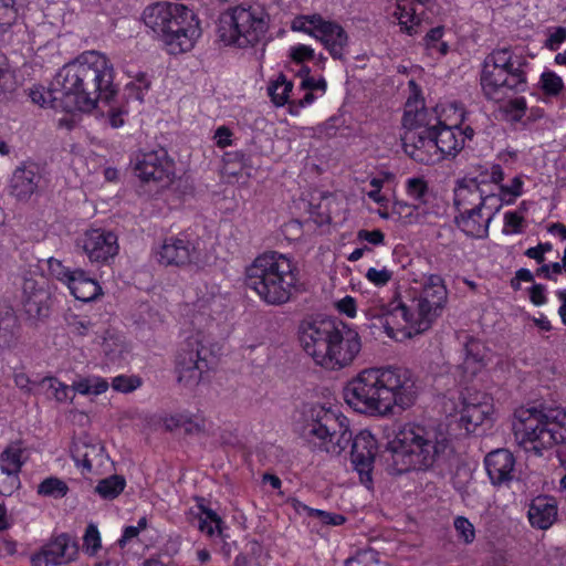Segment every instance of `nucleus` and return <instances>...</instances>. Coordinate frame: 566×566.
Returning a JSON list of instances; mask_svg holds the SVG:
<instances>
[{"label":"nucleus","mask_w":566,"mask_h":566,"mask_svg":"<svg viewBox=\"0 0 566 566\" xmlns=\"http://www.w3.org/2000/svg\"><path fill=\"white\" fill-rule=\"evenodd\" d=\"M491 197H484L479 185L471 180L469 184H459L454 189V207L459 213L485 208V201Z\"/></svg>","instance_id":"bb28decb"},{"label":"nucleus","mask_w":566,"mask_h":566,"mask_svg":"<svg viewBox=\"0 0 566 566\" xmlns=\"http://www.w3.org/2000/svg\"><path fill=\"white\" fill-rule=\"evenodd\" d=\"M114 66L98 51H86L65 64L55 76L69 111L92 112L99 99L109 101L117 92Z\"/></svg>","instance_id":"20e7f679"},{"label":"nucleus","mask_w":566,"mask_h":566,"mask_svg":"<svg viewBox=\"0 0 566 566\" xmlns=\"http://www.w3.org/2000/svg\"><path fill=\"white\" fill-rule=\"evenodd\" d=\"M293 88V83L287 81L285 75L280 74L275 81H273L269 87L268 93L271 97V101L276 106H283L286 103H290L291 105L294 104V102H290V92Z\"/></svg>","instance_id":"e433bc0d"},{"label":"nucleus","mask_w":566,"mask_h":566,"mask_svg":"<svg viewBox=\"0 0 566 566\" xmlns=\"http://www.w3.org/2000/svg\"><path fill=\"white\" fill-rule=\"evenodd\" d=\"M377 554L374 551H364L357 553L354 557L346 560L345 566H377Z\"/></svg>","instance_id":"603ef678"},{"label":"nucleus","mask_w":566,"mask_h":566,"mask_svg":"<svg viewBox=\"0 0 566 566\" xmlns=\"http://www.w3.org/2000/svg\"><path fill=\"white\" fill-rule=\"evenodd\" d=\"M357 239L360 241H367L370 244L379 245L384 243L385 234L380 230H359L357 232Z\"/></svg>","instance_id":"4d7b16f0"},{"label":"nucleus","mask_w":566,"mask_h":566,"mask_svg":"<svg viewBox=\"0 0 566 566\" xmlns=\"http://www.w3.org/2000/svg\"><path fill=\"white\" fill-rule=\"evenodd\" d=\"M198 258L199 253L193 244L181 238L166 240L159 252V261L166 265L184 266L196 262Z\"/></svg>","instance_id":"4be33fe9"},{"label":"nucleus","mask_w":566,"mask_h":566,"mask_svg":"<svg viewBox=\"0 0 566 566\" xmlns=\"http://www.w3.org/2000/svg\"><path fill=\"white\" fill-rule=\"evenodd\" d=\"M290 56L293 61L301 63L305 60H311L314 56V51L304 44H300L291 49Z\"/></svg>","instance_id":"bf43d9fd"},{"label":"nucleus","mask_w":566,"mask_h":566,"mask_svg":"<svg viewBox=\"0 0 566 566\" xmlns=\"http://www.w3.org/2000/svg\"><path fill=\"white\" fill-rule=\"evenodd\" d=\"M20 478L0 465V494L11 495L20 488Z\"/></svg>","instance_id":"c03bdc74"},{"label":"nucleus","mask_w":566,"mask_h":566,"mask_svg":"<svg viewBox=\"0 0 566 566\" xmlns=\"http://www.w3.org/2000/svg\"><path fill=\"white\" fill-rule=\"evenodd\" d=\"M42 176L34 164H22L12 172L9 191L18 201H28L40 186Z\"/></svg>","instance_id":"aec40b11"},{"label":"nucleus","mask_w":566,"mask_h":566,"mask_svg":"<svg viewBox=\"0 0 566 566\" xmlns=\"http://www.w3.org/2000/svg\"><path fill=\"white\" fill-rule=\"evenodd\" d=\"M29 453L20 440L10 442L0 453V465L19 476L23 464L28 461Z\"/></svg>","instance_id":"2f4dec72"},{"label":"nucleus","mask_w":566,"mask_h":566,"mask_svg":"<svg viewBox=\"0 0 566 566\" xmlns=\"http://www.w3.org/2000/svg\"><path fill=\"white\" fill-rule=\"evenodd\" d=\"M297 282L296 266L289 258L274 251L260 254L245 269V285L270 305L287 303Z\"/></svg>","instance_id":"6e6552de"},{"label":"nucleus","mask_w":566,"mask_h":566,"mask_svg":"<svg viewBox=\"0 0 566 566\" xmlns=\"http://www.w3.org/2000/svg\"><path fill=\"white\" fill-rule=\"evenodd\" d=\"M344 399L358 412L388 416L395 407L407 409L417 398L412 373L403 367L365 368L344 387Z\"/></svg>","instance_id":"f257e3e1"},{"label":"nucleus","mask_w":566,"mask_h":566,"mask_svg":"<svg viewBox=\"0 0 566 566\" xmlns=\"http://www.w3.org/2000/svg\"><path fill=\"white\" fill-rule=\"evenodd\" d=\"M461 133H457L453 127L446 126L441 123L432 133L434 149L439 153V161L447 156H454L463 148L464 139Z\"/></svg>","instance_id":"c85d7f7f"},{"label":"nucleus","mask_w":566,"mask_h":566,"mask_svg":"<svg viewBox=\"0 0 566 566\" xmlns=\"http://www.w3.org/2000/svg\"><path fill=\"white\" fill-rule=\"evenodd\" d=\"M83 548L90 556H94L101 548V536L97 526L90 524L83 537Z\"/></svg>","instance_id":"37998d69"},{"label":"nucleus","mask_w":566,"mask_h":566,"mask_svg":"<svg viewBox=\"0 0 566 566\" xmlns=\"http://www.w3.org/2000/svg\"><path fill=\"white\" fill-rule=\"evenodd\" d=\"M19 332L18 318L13 310L4 306L0 310V346L10 347L17 339Z\"/></svg>","instance_id":"72a5a7b5"},{"label":"nucleus","mask_w":566,"mask_h":566,"mask_svg":"<svg viewBox=\"0 0 566 566\" xmlns=\"http://www.w3.org/2000/svg\"><path fill=\"white\" fill-rule=\"evenodd\" d=\"M292 28L318 39L334 59L344 56L348 38L339 24L325 21L319 15H308L296 18Z\"/></svg>","instance_id":"ddd939ff"},{"label":"nucleus","mask_w":566,"mask_h":566,"mask_svg":"<svg viewBox=\"0 0 566 566\" xmlns=\"http://www.w3.org/2000/svg\"><path fill=\"white\" fill-rule=\"evenodd\" d=\"M78 244L92 263H106L118 253L117 235L104 229L87 230Z\"/></svg>","instance_id":"2eb2a0df"},{"label":"nucleus","mask_w":566,"mask_h":566,"mask_svg":"<svg viewBox=\"0 0 566 566\" xmlns=\"http://www.w3.org/2000/svg\"><path fill=\"white\" fill-rule=\"evenodd\" d=\"M440 125L436 109L424 107L422 101H407L402 117L403 130L433 133Z\"/></svg>","instance_id":"6ab92c4d"},{"label":"nucleus","mask_w":566,"mask_h":566,"mask_svg":"<svg viewBox=\"0 0 566 566\" xmlns=\"http://www.w3.org/2000/svg\"><path fill=\"white\" fill-rule=\"evenodd\" d=\"M337 308L340 313L346 314L348 317L356 315V302L353 297L346 296L337 303Z\"/></svg>","instance_id":"680f3d73"},{"label":"nucleus","mask_w":566,"mask_h":566,"mask_svg":"<svg viewBox=\"0 0 566 566\" xmlns=\"http://www.w3.org/2000/svg\"><path fill=\"white\" fill-rule=\"evenodd\" d=\"M505 226L511 227L514 232L520 231V227L523 222V217H521L517 212H506L504 216Z\"/></svg>","instance_id":"338daca9"},{"label":"nucleus","mask_w":566,"mask_h":566,"mask_svg":"<svg viewBox=\"0 0 566 566\" xmlns=\"http://www.w3.org/2000/svg\"><path fill=\"white\" fill-rule=\"evenodd\" d=\"M78 546L67 534H61L31 556L33 566H60L76 559Z\"/></svg>","instance_id":"4468645a"},{"label":"nucleus","mask_w":566,"mask_h":566,"mask_svg":"<svg viewBox=\"0 0 566 566\" xmlns=\"http://www.w3.org/2000/svg\"><path fill=\"white\" fill-rule=\"evenodd\" d=\"M298 338L304 352L329 370L350 366L361 350L358 332L340 321H303Z\"/></svg>","instance_id":"39448f33"},{"label":"nucleus","mask_w":566,"mask_h":566,"mask_svg":"<svg viewBox=\"0 0 566 566\" xmlns=\"http://www.w3.org/2000/svg\"><path fill=\"white\" fill-rule=\"evenodd\" d=\"M49 271L51 275H53L55 279L69 284L71 276L73 275V271L65 268L60 260L56 259H49Z\"/></svg>","instance_id":"864d4df0"},{"label":"nucleus","mask_w":566,"mask_h":566,"mask_svg":"<svg viewBox=\"0 0 566 566\" xmlns=\"http://www.w3.org/2000/svg\"><path fill=\"white\" fill-rule=\"evenodd\" d=\"M231 130L226 126H220L214 133V140L218 147L224 148L231 145Z\"/></svg>","instance_id":"052dcab7"},{"label":"nucleus","mask_w":566,"mask_h":566,"mask_svg":"<svg viewBox=\"0 0 566 566\" xmlns=\"http://www.w3.org/2000/svg\"><path fill=\"white\" fill-rule=\"evenodd\" d=\"M69 492L66 483L57 478H48L43 480L38 486V493L44 496L54 499L64 497Z\"/></svg>","instance_id":"a19ab883"},{"label":"nucleus","mask_w":566,"mask_h":566,"mask_svg":"<svg viewBox=\"0 0 566 566\" xmlns=\"http://www.w3.org/2000/svg\"><path fill=\"white\" fill-rule=\"evenodd\" d=\"M525 61L514 56L509 48L493 50L484 59L481 86L488 99L501 102L513 93L524 92L526 74Z\"/></svg>","instance_id":"9d476101"},{"label":"nucleus","mask_w":566,"mask_h":566,"mask_svg":"<svg viewBox=\"0 0 566 566\" xmlns=\"http://www.w3.org/2000/svg\"><path fill=\"white\" fill-rule=\"evenodd\" d=\"M293 506L298 513L305 512L308 516L317 518L325 525H342L346 520L345 516L340 514L312 509L296 500H294Z\"/></svg>","instance_id":"58836bf2"},{"label":"nucleus","mask_w":566,"mask_h":566,"mask_svg":"<svg viewBox=\"0 0 566 566\" xmlns=\"http://www.w3.org/2000/svg\"><path fill=\"white\" fill-rule=\"evenodd\" d=\"M429 188L428 184L423 178H410L407 180V192L419 203L426 202V197L428 195Z\"/></svg>","instance_id":"a18cd8bd"},{"label":"nucleus","mask_w":566,"mask_h":566,"mask_svg":"<svg viewBox=\"0 0 566 566\" xmlns=\"http://www.w3.org/2000/svg\"><path fill=\"white\" fill-rule=\"evenodd\" d=\"M432 0H403L399 1L395 14L402 30L408 34H417L421 17L424 13L423 6Z\"/></svg>","instance_id":"cd10ccee"},{"label":"nucleus","mask_w":566,"mask_h":566,"mask_svg":"<svg viewBox=\"0 0 566 566\" xmlns=\"http://www.w3.org/2000/svg\"><path fill=\"white\" fill-rule=\"evenodd\" d=\"M213 357V350L208 346L207 337L202 333L187 337L176 355L178 381L186 387L198 385L202 374L209 369Z\"/></svg>","instance_id":"f8f14e48"},{"label":"nucleus","mask_w":566,"mask_h":566,"mask_svg":"<svg viewBox=\"0 0 566 566\" xmlns=\"http://www.w3.org/2000/svg\"><path fill=\"white\" fill-rule=\"evenodd\" d=\"M17 88V81L7 63L0 64V102L6 101Z\"/></svg>","instance_id":"79ce46f5"},{"label":"nucleus","mask_w":566,"mask_h":566,"mask_svg":"<svg viewBox=\"0 0 566 566\" xmlns=\"http://www.w3.org/2000/svg\"><path fill=\"white\" fill-rule=\"evenodd\" d=\"M142 20L170 54L190 51L201 35L200 22L182 3L159 1L148 4Z\"/></svg>","instance_id":"0eeeda50"},{"label":"nucleus","mask_w":566,"mask_h":566,"mask_svg":"<svg viewBox=\"0 0 566 566\" xmlns=\"http://www.w3.org/2000/svg\"><path fill=\"white\" fill-rule=\"evenodd\" d=\"M366 277L375 285L384 286L392 279V272L386 268H382L381 270L370 268L366 273Z\"/></svg>","instance_id":"5fc2aeb1"},{"label":"nucleus","mask_w":566,"mask_h":566,"mask_svg":"<svg viewBox=\"0 0 566 566\" xmlns=\"http://www.w3.org/2000/svg\"><path fill=\"white\" fill-rule=\"evenodd\" d=\"M542 90L545 94L556 96L564 88L562 78L553 72H544L541 76Z\"/></svg>","instance_id":"49530a36"},{"label":"nucleus","mask_w":566,"mask_h":566,"mask_svg":"<svg viewBox=\"0 0 566 566\" xmlns=\"http://www.w3.org/2000/svg\"><path fill=\"white\" fill-rule=\"evenodd\" d=\"M73 459L88 471L95 461L102 462L104 458V447L99 443L88 444L86 442H76L72 449Z\"/></svg>","instance_id":"f704fd0d"},{"label":"nucleus","mask_w":566,"mask_h":566,"mask_svg":"<svg viewBox=\"0 0 566 566\" xmlns=\"http://www.w3.org/2000/svg\"><path fill=\"white\" fill-rule=\"evenodd\" d=\"M50 388L53 389L54 397L57 401H65L70 398L71 390L77 391L82 395H99L107 390L108 382L99 377L80 378L73 381L69 387L54 378H49Z\"/></svg>","instance_id":"393cba45"},{"label":"nucleus","mask_w":566,"mask_h":566,"mask_svg":"<svg viewBox=\"0 0 566 566\" xmlns=\"http://www.w3.org/2000/svg\"><path fill=\"white\" fill-rule=\"evenodd\" d=\"M486 347L476 338L465 336L464 369L471 374L479 371L485 364Z\"/></svg>","instance_id":"473e14b6"},{"label":"nucleus","mask_w":566,"mask_h":566,"mask_svg":"<svg viewBox=\"0 0 566 566\" xmlns=\"http://www.w3.org/2000/svg\"><path fill=\"white\" fill-rule=\"evenodd\" d=\"M124 112L120 108H112L108 112L107 118L108 123L112 127L118 128L123 126L124 118H123Z\"/></svg>","instance_id":"774afa93"},{"label":"nucleus","mask_w":566,"mask_h":566,"mask_svg":"<svg viewBox=\"0 0 566 566\" xmlns=\"http://www.w3.org/2000/svg\"><path fill=\"white\" fill-rule=\"evenodd\" d=\"M265 13L259 8L237 6L219 18L218 33L222 42L238 48L255 45L266 31Z\"/></svg>","instance_id":"9b49d317"},{"label":"nucleus","mask_w":566,"mask_h":566,"mask_svg":"<svg viewBox=\"0 0 566 566\" xmlns=\"http://www.w3.org/2000/svg\"><path fill=\"white\" fill-rule=\"evenodd\" d=\"M301 434L308 441H319L326 452L340 454L352 442V463L358 472L360 482L371 489L377 441L363 430L353 438L348 419L321 405H313L302 413Z\"/></svg>","instance_id":"f03ea898"},{"label":"nucleus","mask_w":566,"mask_h":566,"mask_svg":"<svg viewBox=\"0 0 566 566\" xmlns=\"http://www.w3.org/2000/svg\"><path fill=\"white\" fill-rule=\"evenodd\" d=\"M150 86V82L147 80L145 74H138L134 82L126 85V92L128 96H134L137 101H144V91H147Z\"/></svg>","instance_id":"09e8293b"},{"label":"nucleus","mask_w":566,"mask_h":566,"mask_svg":"<svg viewBox=\"0 0 566 566\" xmlns=\"http://www.w3.org/2000/svg\"><path fill=\"white\" fill-rule=\"evenodd\" d=\"M503 111L511 117L512 120L518 122L525 115L526 102L523 97L510 99L503 106Z\"/></svg>","instance_id":"8fccbe9b"},{"label":"nucleus","mask_w":566,"mask_h":566,"mask_svg":"<svg viewBox=\"0 0 566 566\" xmlns=\"http://www.w3.org/2000/svg\"><path fill=\"white\" fill-rule=\"evenodd\" d=\"M301 88L305 91H313V90H319L322 92H325L326 90V82L324 78H314V77H305L301 82Z\"/></svg>","instance_id":"e2e57ef3"},{"label":"nucleus","mask_w":566,"mask_h":566,"mask_svg":"<svg viewBox=\"0 0 566 566\" xmlns=\"http://www.w3.org/2000/svg\"><path fill=\"white\" fill-rule=\"evenodd\" d=\"M513 431L518 444L542 455L543 450L566 443V411L560 408H520L515 411Z\"/></svg>","instance_id":"1a4fd4ad"},{"label":"nucleus","mask_w":566,"mask_h":566,"mask_svg":"<svg viewBox=\"0 0 566 566\" xmlns=\"http://www.w3.org/2000/svg\"><path fill=\"white\" fill-rule=\"evenodd\" d=\"M205 517L199 520V530L213 541H223L222 521L220 516L212 510L199 506Z\"/></svg>","instance_id":"c9c22d12"},{"label":"nucleus","mask_w":566,"mask_h":566,"mask_svg":"<svg viewBox=\"0 0 566 566\" xmlns=\"http://www.w3.org/2000/svg\"><path fill=\"white\" fill-rule=\"evenodd\" d=\"M21 30L17 0H0V41L11 42L13 34Z\"/></svg>","instance_id":"7c9ffc66"},{"label":"nucleus","mask_w":566,"mask_h":566,"mask_svg":"<svg viewBox=\"0 0 566 566\" xmlns=\"http://www.w3.org/2000/svg\"><path fill=\"white\" fill-rule=\"evenodd\" d=\"M448 302V291L440 275L430 274L423 277L419 293L413 296L410 305L394 298L380 305L373 314L385 318V327L389 331H401L405 336L412 337L429 329L433 321L441 314Z\"/></svg>","instance_id":"423d86ee"},{"label":"nucleus","mask_w":566,"mask_h":566,"mask_svg":"<svg viewBox=\"0 0 566 566\" xmlns=\"http://www.w3.org/2000/svg\"><path fill=\"white\" fill-rule=\"evenodd\" d=\"M451 439L441 424L406 423L380 453L391 475L428 471L446 459Z\"/></svg>","instance_id":"7ed1b4c3"},{"label":"nucleus","mask_w":566,"mask_h":566,"mask_svg":"<svg viewBox=\"0 0 566 566\" xmlns=\"http://www.w3.org/2000/svg\"><path fill=\"white\" fill-rule=\"evenodd\" d=\"M530 298L533 304L539 306L546 303L545 287L542 284H535L530 290Z\"/></svg>","instance_id":"0e129e2a"},{"label":"nucleus","mask_w":566,"mask_h":566,"mask_svg":"<svg viewBox=\"0 0 566 566\" xmlns=\"http://www.w3.org/2000/svg\"><path fill=\"white\" fill-rule=\"evenodd\" d=\"M142 379L137 376L119 375L113 378L112 387L119 392H130L140 387Z\"/></svg>","instance_id":"de8ad7c7"},{"label":"nucleus","mask_w":566,"mask_h":566,"mask_svg":"<svg viewBox=\"0 0 566 566\" xmlns=\"http://www.w3.org/2000/svg\"><path fill=\"white\" fill-rule=\"evenodd\" d=\"M67 326L72 333L84 336L92 327V323L86 317L72 316L67 319Z\"/></svg>","instance_id":"6e6d98bb"},{"label":"nucleus","mask_w":566,"mask_h":566,"mask_svg":"<svg viewBox=\"0 0 566 566\" xmlns=\"http://www.w3.org/2000/svg\"><path fill=\"white\" fill-rule=\"evenodd\" d=\"M23 306L32 317L46 316L51 306L50 284L44 277H24L22 284Z\"/></svg>","instance_id":"dca6fc26"},{"label":"nucleus","mask_w":566,"mask_h":566,"mask_svg":"<svg viewBox=\"0 0 566 566\" xmlns=\"http://www.w3.org/2000/svg\"><path fill=\"white\" fill-rule=\"evenodd\" d=\"M454 527L459 534V537L462 538L464 543L469 544L473 542L475 537L474 527L468 518L458 516L454 520Z\"/></svg>","instance_id":"3c124183"},{"label":"nucleus","mask_w":566,"mask_h":566,"mask_svg":"<svg viewBox=\"0 0 566 566\" xmlns=\"http://www.w3.org/2000/svg\"><path fill=\"white\" fill-rule=\"evenodd\" d=\"M401 143L406 155L415 161L422 165L439 163V153L434 149L432 133L403 130Z\"/></svg>","instance_id":"f3484780"},{"label":"nucleus","mask_w":566,"mask_h":566,"mask_svg":"<svg viewBox=\"0 0 566 566\" xmlns=\"http://www.w3.org/2000/svg\"><path fill=\"white\" fill-rule=\"evenodd\" d=\"M166 424L168 429H172L174 427L184 428L185 432L188 434H199L206 430V421L203 419H192L181 415L170 418Z\"/></svg>","instance_id":"ea45409f"},{"label":"nucleus","mask_w":566,"mask_h":566,"mask_svg":"<svg viewBox=\"0 0 566 566\" xmlns=\"http://www.w3.org/2000/svg\"><path fill=\"white\" fill-rule=\"evenodd\" d=\"M566 41V28L558 27L555 29L553 33L549 34L548 39L546 40V48H548L552 51L557 50L559 44Z\"/></svg>","instance_id":"13d9d810"},{"label":"nucleus","mask_w":566,"mask_h":566,"mask_svg":"<svg viewBox=\"0 0 566 566\" xmlns=\"http://www.w3.org/2000/svg\"><path fill=\"white\" fill-rule=\"evenodd\" d=\"M126 485V481L122 475H111L101 480L95 486V492L105 500L117 497Z\"/></svg>","instance_id":"4c0bfd02"},{"label":"nucleus","mask_w":566,"mask_h":566,"mask_svg":"<svg viewBox=\"0 0 566 566\" xmlns=\"http://www.w3.org/2000/svg\"><path fill=\"white\" fill-rule=\"evenodd\" d=\"M493 406L491 398L481 392L468 394L463 397V408L461 410V421L465 423L468 431L472 430L480 424L491 415Z\"/></svg>","instance_id":"5701e85b"},{"label":"nucleus","mask_w":566,"mask_h":566,"mask_svg":"<svg viewBox=\"0 0 566 566\" xmlns=\"http://www.w3.org/2000/svg\"><path fill=\"white\" fill-rule=\"evenodd\" d=\"M492 218V211L485 208H478L473 211L459 213L455 216L454 222L465 235L474 239H484L489 235V226Z\"/></svg>","instance_id":"b1692460"},{"label":"nucleus","mask_w":566,"mask_h":566,"mask_svg":"<svg viewBox=\"0 0 566 566\" xmlns=\"http://www.w3.org/2000/svg\"><path fill=\"white\" fill-rule=\"evenodd\" d=\"M67 287L75 298L83 302L95 300L102 292L99 284L80 269L73 270Z\"/></svg>","instance_id":"c756f323"},{"label":"nucleus","mask_w":566,"mask_h":566,"mask_svg":"<svg viewBox=\"0 0 566 566\" xmlns=\"http://www.w3.org/2000/svg\"><path fill=\"white\" fill-rule=\"evenodd\" d=\"M484 465L494 486H502L514 478L515 458L507 449H496L489 452Z\"/></svg>","instance_id":"412c9836"},{"label":"nucleus","mask_w":566,"mask_h":566,"mask_svg":"<svg viewBox=\"0 0 566 566\" xmlns=\"http://www.w3.org/2000/svg\"><path fill=\"white\" fill-rule=\"evenodd\" d=\"M527 517L533 527L549 528L557 520V502L551 496H537L532 500Z\"/></svg>","instance_id":"a878e982"},{"label":"nucleus","mask_w":566,"mask_h":566,"mask_svg":"<svg viewBox=\"0 0 566 566\" xmlns=\"http://www.w3.org/2000/svg\"><path fill=\"white\" fill-rule=\"evenodd\" d=\"M443 35V28L436 27L432 28L424 36V41L428 48H433L441 40Z\"/></svg>","instance_id":"69168bd1"},{"label":"nucleus","mask_w":566,"mask_h":566,"mask_svg":"<svg viewBox=\"0 0 566 566\" xmlns=\"http://www.w3.org/2000/svg\"><path fill=\"white\" fill-rule=\"evenodd\" d=\"M135 172L143 181H153L159 184L160 187L168 186L174 178L171 163L155 151L144 154L142 158L137 159Z\"/></svg>","instance_id":"a211bd4d"}]
</instances>
